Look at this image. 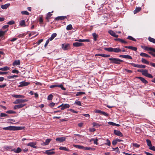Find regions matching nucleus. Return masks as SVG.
<instances>
[{"label":"nucleus","mask_w":155,"mask_h":155,"mask_svg":"<svg viewBox=\"0 0 155 155\" xmlns=\"http://www.w3.org/2000/svg\"><path fill=\"white\" fill-rule=\"evenodd\" d=\"M28 101V100L27 99H17L13 102V103L15 104H20L25 102H27Z\"/></svg>","instance_id":"20e7f679"},{"label":"nucleus","mask_w":155,"mask_h":155,"mask_svg":"<svg viewBox=\"0 0 155 155\" xmlns=\"http://www.w3.org/2000/svg\"><path fill=\"white\" fill-rule=\"evenodd\" d=\"M59 149L61 150H64L67 151H69L70 150L66 147H60L59 148Z\"/></svg>","instance_id":"4be33fe9"},{"label":"nucleus","mask_w":155,"mask_h":155,"mask_svg":"<svg viewBox=\"0 0 155 155\" xmlns=\"http://www.w3.org/2000/svg\"><path fill=\"white\" fill-rule=\"evenodd\" d=\"M57 35V34L56 33H54L51 35V37L48 39L51 41H52L56 36Z\"/></svg>","instance_id":"5701e85b"},{"label":"nucleus","mask_w":155,"mask_h":155,"mask_svg":"<svg viewBox=\"0 0 155 155\" xmlns=\"http://www.w3.org/2000/svg\"><path fill=\"white\" fill-rule=\"evenodd\" d=\"M22 15H28L29 14V13L26 11H22L21 12Z\"/></svg>","instance_id":"e433bc0d"},{"label":"nucleus","mask_w":155,"mask_h":155,"mask_svg":"<svg viewBox=\"0 0 155 155\" xmlns=\"http://www.w3.org/2000/svg\"><path fill=\"white\" fill-rule=\"evenodd\" d=\"M43 40V39H40L36 43L37 45H39L42 42Z\"/></svg>","instance_id":"338daca9"},{"label":"nucleus","mask_w":155,"mask_h":155,"mask_svg":"<svg viewBox=\"0 0 155 155\" xmlns=\"http://www.w3.org/2000/svg\"><path fill=\"white\" fill-rule=\"evenodd\" d=\"M30 84L29 82H26L25 81L21 82L19 83V85L18 86V87H22L28 85Z\"/></svg>","instance_id":"39448f33"},{"label":"nucleus","mask_w":155,"mask_h":155,"mask_svg":"<svg viewBox=\"0 0 155 155\" xmlns=\"http://www.w3.org/2000/svg\"><path fill=\"white\" fill-rule=\"evenodd\" d=\"M55 104V103H54V102H51L49 104V106L51 107H52L54 106Z\"/></svg>","instance_id":"69168bd1"},{"label":"nucleus","mask_w":155,"mask_h":155,"mask_svg":"<svg viewBox=\"0 0 155 155\" xmlns=\"http://www.w3.org/2000/svg\"><path fill=\"white\" fill-rule=\"evenodd\" d=\"M114 133L115 135L120 137H122L123 136L122 133L119 130H115L114 131Z\"/></svg>","instance_id":"423d86ee"},{"label":"nucleus","mask_w":155,"mask_h":155,"mask_svg":"<svg viewBox=\"0 0 155 155\" xmlns=\"http://www.w3.org/2000/svg\"><path fill=\"white\" fill-rule=\"evenodd\" d=\"M53 97V96L52 94H50L48 96L47 99L49 101L51 100L52 99Z\"/></svg>","instance_id":"3c124183"},{"label":"nucleus","mask_w":155,"mask_h":155,"mask_svg":"<svg viewBox=\"0 0 155 155\" xmlns=\"http://www.w3.org/2000/svg\"><path fill=\"white\" fill-rule=\"evenodd\" d=\"M75 41H78L80 42H89L90 41V40L89 39H79L78 40H75Z\"/></svg>","instance_id":"a878e982"},{"label":"nucleus","mask_w":155,"mask_h":155,"mask_svg":"<svg viewBox=\"0 0 155 155\" xmlns=\"http://www.w3.org/2000/svg\"><path fill=\"white\" fill-rule=\"evenodd\" d=\"M70 107V105L67 104H63V105L62 106V107L61 108V110H64L65 109L69 108Z\"/></svg>","instance_id":"f3484780"},{"label":"nucleus","mask_w":155,"mask_h":155,"mask_svg":"<svg viewBox=\"0 0 155 155\" xmlns=\"http://www.w3.org/2000/svg\"><path fill=\"white\" fill-rule=\"evenodd\" d=\"M146 67V66L144 65H138V68H145Z\"/></svg>","instance_id":"052dcab7"},{"label":"nucleus","mask_w":155,"mask_h":155,"mask_svg":"<svg viewBox=\"0 0 155 155\" xmlns=\"http://www.w3.org/2000/svg\"><path fill=\"white\" fill-rule=\"evenodd\" d=\"M21 150H22L21 148L20 147H18L17 148L16 150L14 148L11 150V151H13L16 153H19L21 152Z\"/></svg>","instance_id":"4468645a"},{"label":"nucleus","mask_w":155,"mask_h":155,"mask_svg":"<svg viewBox=\"0 0 155 155\" xmlns=\"http://www.w3.org/2000/svg\"><path fill=\"white\" fill-rule=\"evenodd\" d=\"M148 70H143V72L142 73V74L143 75L145 76H147V74H148Z\"/></svg>","instance_id":"f704fd0d"},{"label":"nucleus","mask_w":155,"mask_h":155,"mask_svg":"<svg viewBox=\"0 0 155 155\" xmlns=\"http://www.w3.org/2000/svg\"><path fill=\"white\" fill-rule=\"evenodd\" d=\"M121 51V50L119 48H113V52L117 53Z\"/></svg>","instance_id":"6ab92c4d"},{"label":"nucleus","mask_w":155,"mask_h":155,"mask_svg":"<svg viewBox=\"0 0 155 155\" xmlns=\"http://www.w3.org/2000/svg\"><path fill=\"white\" fill-rule=\"evenodd\" d=\"M146 77L150 78H153V76L151 74L149 73H148Z\"/></svg>","instance_id":"774afa93"},{"label":"nucleus","mask_w":155,"mask_h":155,"mask_svg":"<svg viewBox=\"0 0 155 155\" xmlns=\"http://www.w3.org/2000/svg\"><path fill=\"white\" fill-rule=\"evenodd\" d=\"M69 46V44H62V48L64 51L68 50Z\"/></svg>","instance_id":"9b49d317"},{"label":"nucleus","mask_w":155,"mask_h":155,"mask_svg":"<svg viewBox=\"0 0 155 155\" xmlns=\"http://www.w3.org/2000/svg\"><path fill=\"white\" fill-rule=\"evenodd\" d=\"M25 128L24 127H18L10 126L6 127H3V129L5 130H18L23 129Z\"/></svg>","instance_id":"f257e3e1"},{"label":"nucleus","mask_w":155,"mask_h":155,"mask_svg":"<svg viewBox=\"0 0 155 155\" xmlns=\"http://www.w3.org/2000/svg\"><path fill=\"white\" fill-rule=\"evenodd\" d=\"M57 87H59L61 89L63 90V91H65L66 90V88L65 87H64L63 86V85L62 84H60V85H57Z\"/></svg>","instance_id":"2f4dec72"},{"label":"nucleus","mask_w":155,"mask_h":155,"mask_svg":"<svg viewBox=\"0 0 155 155\" xmlns=\"http://www.w3.org/2000/svg\"><path fill=\"white\" fill-rule=\"evenodd\" d=\"M113 149L114 150H115L118 153H120V151L119 150L118 147H116L115 148H113Z\"/></svg>","instance_id":"5fc2aeb1"},{"label":"nucleus","mask_w":155,"mask_h":155,"mask_svg":"<svg viewBox=\"0 0 155 155\" xmlns=\"http://www.w3.org/2000/svg\"><path fill=\"white\" fill-rule=\"evenodd\" d=\"M119 57L123 58L129 59H132V57L128 55H120L119 56Z\"/></svg>","instance_id":"0eeeda50"},{"label":"nucleus","mask_w":155,"mask_h":155,"mask_svg":"<svg viewBox=\"0 0 155 155\" xmlns=\"http://www.w3.org/2000/svg\"><path fill=\"white\" fill-rule=\"evenodd\" d=\"M146 142L147 143V146L149 147H150L152 145L151 141L150 140L147 139L146 140Z\"/></svg>","instance_id":"473e14b6"},{"label":"nucleus","mask_w":155,"mask_h":155,"mask_svg":"<svg viewBox=\"0 0 155 155\" xmlns=\"http://www.w3.org/2000/svg\"><path fill=\"white\" fill-rule=\"evenodd\" d=\"M52 15V14H51L50 12H49L46 15V19L48 20L49 19Z\"/></svg>","instance_id":"603ef678"},{"label":"nucleus","mask_w":155,"mask_h":155,"mask_svg":"<svg viewBox=\"0 0 155 155\" xmlns=\"http://www.w3.org/2000/svg\"><path fill=\"white\" fill-rule=\"evenodd\" d=\"M36 144V143L34 142H31L27 144V146H30L31 147H33L34 145H35Z\"/></svg>","instance_id":"b1692460"},{"label":"nucleus","mask_w":155,"mask_h":155,"mask_svg":"<svg viewBox=\"0 0 155 155\" xmlns=\"http://www.w3.org/2000/svg\"><path fill=\"white\" fill-rule=\"evenodd\" d=\"M92 140H94V144L97 145L98 143L97 141H98V140L97 138H96L95 139H93Z\"/></svg>","instance_id":"e2e57ef3"},{"label":"nucleus","mask_w":155,"mask_h":155,"mask_svg":"<svg viewBox=\"0 0 155 155\" xmlns=\"http://www.w3.org/2000/svg\"><path fill=\"white\" fill-rule=\"evenodd\" d=\"M12 148H13V146H5L4 147V148L6 150H10Z\"/></svg>","instance_id":"a18cd8bd"},{"label":"nucleus","mask_w":155,"mask_h":155,"mask_svg":"<svg viewBox=\"0 0 155 155\" xmlns=\"http://www.w3.org/2000/svg\"><path fill=\"white\" fill-rule=\"evenodd\" d=\"M141 62L142 63L147 64H149V62L147 61L146 59L143 58H142Z\"/></svg>","instance_id":"7c9ffc66"},{"label":"nucleus","mask_w":155,"mask_h":155,"mask_svg":"<svg viewBox=\"0 0 155 155\" xmlns=\"http://www.w3.org/2000/svg\"><path fill=\"white\" fill-rule=\"evenodd\" d=\"M44 153H46L48 155H51L54 154L55 152L51 151V150H46Z\"/></svg>","instance_id":"a211bd4d"},{"label":"nucleus","mask_w":155,"mask_h":155,"mask_svg":"<svg viewBox=\"0 0 155 155\" xmlns=\"http://www.w3.org/2000/svg\"><path fill=\"white\" fill-rule=\"evenodd\" d=\"M12 72L13 73H16L17 74H18L19 73V71L18 70L16 69L13 70Z\"/></svg>","instance_id":"6e6d98bb"},{"label":"nucleus","mask_w":155,"mask_h":155,"mask_svg":"<svg viewBox=\"0 0 155 155\" xmlns=\"http://www.w3.org/2000/svg\"><path fill=\"white\" fill-rule=\"evenodd\" d=\"M15 23V22L14 21L11 20L8 22L7 23V24L9 25H12L14 24Z\"/></svg>","instance_id":"4d7b16f0"},{"label":"nucleus","mask_w":155,"mask_h":155,"mask_svg":"<svg viewBox=\"0 0 155 155\" xmlns=\"http://www.w3.org/2000/svg\"><path fill=\"white\" fill-rule=\"evenodd\" d=\"M141 8L140 7H136L134 11V14H135L141 11Z\"/></svg>","instance_id":"412c9836"},{"label":"nucleus","mask_w":155,"mask_h":155,"mask_svg":"<svg viewBox=\"0 0 155 155\" xmlns=\"http://www.w3.org/2000/svg\"><path fill=\"white\" fill-rule=\"evenodd\" d=\"M6 113L7 114H16V112L12 110H9L6 111Z\"/></svg>","instance_id":"49530a36"},{"label":"nucleus","mask_w":155,"mask_h":155,"mask_svg":"<svg viewBox=\"0 0 155 155\" xmlns=\"http://www.w3.org/2000/svg\"><path fill=\"white\" fill-rule=\"evenodd\" d=\"M136 78L137 79H139L144 84H147L148 83V82L143 77H137Z\"/></svg>","instance_id":"ddd939ff"},{"label":"nucleus","mask_w":155,"mask_h":155,"mask_svg":"<svg viewBox=\"0 0 155 155\" xmlns=\"http://www.w3.org/2000/svg\"><path fill=\"white\" fill-rule=\"evenodd\" d=\"M92 35L94 38V41H96L97 40V38L98 37V35L95 33H93L92 34Z\"/></svg>","instance_id":"c756f323"},{"label":"nucleus","mask_w":155,"mask_h":155,"mask_svg":"<svg viewBox=\"0 0 155 155\" xmlns=\"http://www.w3.org/2000/svg\"><path fill=\"white\" fill-rule=\"evenodd\" d=\"M18 76L17 75H13L12 76H9L7 77V78L8 79H14L15 78H17Z\"/></svg>","instance_id":"4c0bfd02"},{"label":"nucleus","mask_w":155,"mask_h":155,"mask_svg":"<svg viewBox=\"0 0 155 155\" xmlns=\"http://www.w3.org/2000/svg\"><path fill=\"white\" fill-rule=\"evenodd\" d=\"M92 124L93 125V127H99L101 126V124H99L96 122L93 123Z\"/></svg>","instance_id":"79ce46f5"},{"label":"nucleus","mask_w":155,"mask_h":155,"mask_svg":"<svg viewBox=\"0 0 155 155\" xmlns=\"http://www.w3.org/2000/svg\"><path fill=\"white\" fill-rule=\"evenodd\" d=\"M74 104H76L78 106H82L81 102L80 101H78V100H76L75 101V102H74Z\"/></svg>","instance_id":"a19ab883"},{"label":"nucleus","mask_w":155,"mask_h":155,"mask_svg":"<svg viewBox=\"0 0 155 155\" xmlns=\"http://www.w3.org/2000/svg\"><path fill=\"white\" fill-rule=\"evenodd\" d=\"M129 64L131 65L132 66H134L135 67H137L138 68V64H136L134 63H129Z\"/></svg>","instance_id":"864d4df0"},{"label":"nucleus","mask_w":155,"mask_h":155,"mask_svg":"<svg viewBox=\"0 0 155 155\" xmlns=\"http://www.w3.org/2000/svg\"><path fill=\"white\" fill-rule=\"evenodd\" d=\"M67 30H71L72 29V26L71 24H69L67 25L66 28Z\"/></svg>","instance_id":"c9c22d12"},{"label":"nucleus","mask_w":155,"mask_h":155,"mask_svg":"<svg viewBox=\"0 0 155 155\" xmlns=\"http://www.w3.org/2000/svg\"><path fill=\"white\" fill-rule=\"evenodd\" d=\"M19 25L21 26L25 27L27 25L25 24V21L24 20H22L19 21Z\"/></svg>","instance_id":"cd10ccee"},{"label":"nucleus","mask_w":155,"mask_h":155,"mask_svg":"<svg viewBox=\"0 0 155 155\" xmlns=\"http://www.w3.org/2000/svg\"><path fill=\"white\" fill-rule=\"evenodd\" d=\"M149 149L155 151V147L152 145L150 147H149Z\"/></svg>","instance_id":"bf43d9fd"},{"label":"nucleus","mask_w":155,"mask_h":155,"mask_svg":"<svg viewBox=\"0 0 155 155\" xmlns=\"http://www.w3.org/2000/svg\"><path fill=\"white\" fill-rule=\"evenodd\" d=\"M20 64V60H16L15 61L12 63V65L13 66H15L17 65H19Z\"/></svg>","instance_id":"dca6fc26"},{"label":"nucleus","mask_w":155,"mask_h":155,"mask_svg":"<svg viewBox=\"0 0 155 155\" xmlns=\"http://www.w3.org/2000/svg\"><path fill=\"white\" fill-rule=\"evenodd\" d=\"M144 49L147 50V51L149 50L152 51L153 52L155 51V49L151 47L148 48L147 46H145Z\"/></svg>","instance_id":"bb28decb"},{"label":"nucleus","mask_w":155,"mask_h":155,"mask_svg":"<svg viewBox=\"0 0 155 155\" xmlns=\"http://www.w3.org/2000/svg\"><path fill=\"white\" fill-rule=\"evenodd\" d=\"M10 68L7 66L0 68V70L2 71H6L9 70Z\"/></svg>","instance_id":"c85d7f7f"},{"label":"nucleus","mask_w":155,"mask_h":155,"mask_svg":"<svg viewBox=\"0 0 155 155\" xmlns=\"http://www.w3.org/2000/svg\"><path fill=\"white\" fill-rule=\"evenodd\" d=\"M100 114L106 117H108L109 116V114H108L105 112L102 111H101V113H100Z\"/></svg>","instance_id":"de8ad7c7"},{"label":"nucleus","mask_w":155,"mask_h":155,"mask_svg":"<svg viewBox=\"0 0 155 155\" xmlns=\"http://www.w3.org/2000/svg\"><path fill=\"white\" fill-rule=\"evenodd\" d=\"M5 31H0V37H3L4 36L5 34Z\"/></svg>","instance_id":"8fccbe9b"},{"label":"nucleus","mask_w":155,"mask_h":155,"mask_svg":"<svg viewBox=\"0 0 155 155\" xmlns=\"http://www.w3.org/2000/svg\"><path fill=\"white\" fill-rule=\"evenodd\" d=\"M113 48L112 47H109L108 48H104V49L105 50L109 52H113Z\"/></svg>","instance_id":"393cba45"},{"label":"nucleus","mask_w":155,"mask_h":155,"mask_svg":"<svg viewBox=\"0 0 155 155\" xmlns=\"http://www.w3.org/2000/svg\"><path fill=\"white\" fill-rule=\"evenodd\" d=\"M108 33L112 36L114 37L117 38L118 36V35H117L112 30H109L108 31Z\"/></svg>","instance_id":"1a4fd4ad"},{"label":"nucleus","mask_w":155,"mask_h":155,"mask_svg":"<svg viewBox=\"0 0 155 155\" xmlns=\"http://www.w3.org/2000/svg\"><path fill=\"white\" fill-rule=\"evenodd\" d=\"M72 146L74 147L79 149H82L83 150H92L93 148L91 147H84L81 145H77L75 144H73Z\"/></svg>","instance_id":"7ed1b4c3"},{"label":"nucleus","mask_w":155,"mask_h":155,"mask_svg":"<svg viewBox=\"0 0 155 155\" xmlns=\"http://www.w3.org/2000/svg\"><path fill=\"white\" fill-rule=\"evenodd\" d=\"M26 105V104H20L17 105L18 109L21 108Z\"/></svg>","instance_id":"37998d69"},{"label":"nucleus","mask_w":155,"mask_h":155,"mask_svg":"<svg viewBox=\"0 0 155 155\" xmlns=\"http://www.w3.org/2000/svg\"><path fill=\"white\" fill-rule=\"evenodd\" d=\"M73 46L75 47H79L84 45V44L83 43L75 42L73 44Z\"/></svg>","instance_id":"f8f14e48"},{"label":"nucleus","mask_w":155,"mask_h":155,"mask_svg":"<svg viewBox=\"0 0 155 155\" xmlns=\"http://www.w3.org/2000/svg\"><path fill=\"white\" fill-rule=\"evenodd\" d=\"M127 38L128 39L131 40L132 41H136V40L133 37L131 36H129Z\"/></svg>","instance_id":"ea45409f"},{"label":"nucleus","mask_w":155,"mask_h":155,"mask_svg":"<svg viewBox=\"0 0 155 155\" xmlns=\"http://www.w3.org/2000/svg\"><path fill=\"white\" fill-rule=\"evenodd\" d=\"M13 97L16 98H20V95L14 94L12 95Z\"/></svg>","instance_id":"680f3d73"},{"label":"nucleus","mask_w":155,"mask_h":155,"mask_svg":"<svg viewBox=\"0 0 155 155\" xmlns=\"http://www.w3.org/2000/svg\"><path fill=\"white\" fill-rule=\"evenodd\" d=\"M67 18V17L66 16H59L55 18V20L56 21L63 20Z\"/></svg>","instance_id":"6e6552de"},{"label":"nucleus","mask_w":155,"mask_h":155,"mask_svg":"<svg viewBox=\"0 0 155 155\" xmlns=\"http://www.w3.org/2000/svg\"><path fill=\"white\" fill-rule=\"evenodd\" d=\"M9 117V116L8 115L4 113H1L0 114V117Z\"/></svg>","instance_id":"09e8293b"},{"label":"nucleus","mask_w":155,"mask_h":155,"mask_svg":"<svg viewBox=\"0 0 155 155\" xmlns=\"http://www.w3.org/2000/svg\"><path fill=\"white\" fill-rule=\"evenodd\" d=\"M85 93L84 92L79 91L77 92L76 94V95L77 96H80L82 94H85Z\"/></svg>","instance_id":"72a5a7b5"},{"label":"nucleus","mask_w":155,"mask_h":155,"mask_svg":"<svg viewBox=\"0 0 155 155\" xmlns=\"http://www.w3.org/2000/svg\"><path fill=\"white\" fill-rule=\"evenodd\" d=\"M105 144L108 146H110L111 143L108 139H107L106 142L105 143Z\"/></svg>","instance_id":"c03bdc74"},{"label":"nucleus","mask_w":155,"mask_h":155,"mask_svg":"<svg viewBox=\"0 0 155 155\" xmlns=\"http://www.w3.org/2000/svg\"><path fill=\"white\" fill-rule=\"evenodd\" d=\"M10 5L9 3H7L4 5H2L1 6V8L3 9H6Z\"/></svg>","instance_id":"aec40b11"},{"label":"nucleus","mask_w":155,"mask_h":155,"mask_svg":"<svg viewBox=\"0 0 155 155\" xmlns=\"http://www.w3.org/2000/svg\"><path fill=\"white\" fill-rule=\"evenodd\" d=\"M132 145L133 146L136 147V148H138L140 147V145L137 143H133Z\"/></svg>","instance_id":"13d9d810"},{"label":"nucleus","mask_w":155,"mask_h":155,"mask_svg":"<svg viewBox=\"0 0 155 155\" xmlns=\"http://www.w3.org/2000/svg\"><path fill=\"white\" fill-rule=\"evenodd\" d=\"M109 60L111 61L110 62V63L114 64H120L121 62H123L124 61L123 60L116 58H109Z\"/></svg>","instance_id":"f03ea898"},{"label":"nucleus","mask_w":155,"mask_h":155,"mask_svg":"<svg viewBox=\"0 0 155 155\" xmlns=\"http://www.w3.org/2000/svg\"><path fill=\"white\" fill-rule=\"evenodd\" d=\"M66 138L64 137H57V138L55 140L56 141L59 142H63L65 140Z\"/></svg>","instance_id":"9d476101"},{"label":"nucleus","mask_w":155,"mask_h":155,"mask_svg":"<svg viewBox=\"0 0 155 155\" xmlns=\"http://www.w3.org/2000/svg\"><path fill=\"white\" fill-rule=\"evenodd\" d=\"M51 139L50 138H48L46 139L45 142H43L41 144L42 145L45 146L47 145L48 144Z\"/></svg>","instance_id":"2eb2a0df"},{"label":"nucleus","mask_w":155,"mask_h":155,"mask_svg":"<svg viewBox=\"0 0 155 155\" xmlns=\"http://www.w3.org/2000/svg\"><path fill=\"white\" fill-rule=\"evenodd\" d=\"M148 40L149 41L151 42H152L153 43H155V39L151 38L150 37H149L148 38Z\"/></svg>","instance_id":"58836bf2"},{"label":"nucleus","mask_w":155,"mask_h":155,"mask_svg":"<svg viewBox=\"0 0 155 155\" xmlns=\"http://www.w3.org/2000/svg\"><path fill=\"white\" fill-rule=\"evenodd\" d=\"M68 110H69L74 113H77L78 112L77 111L75 110H74L73 109H68Z\"/></svg>","instance_id":"0e129e2a"}]
</instances>
